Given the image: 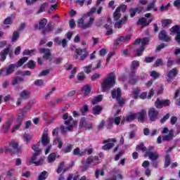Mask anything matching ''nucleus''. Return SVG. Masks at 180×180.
I'll return each instance as SVG.
<instances>
[{"instance_id":"58836bf2","label":"nucleus","mask_w":180,"mask_h":180,"mask_svg":"<svg viewBox=\"0 0 180 180\" xmlns=\"http://www.w3.org/2000/svg\"><path fill=\"white\" fill-rule=\"evenodd\" d=\"M140 92H141V90L139 88L135 89L133 91V98L139 99L140 96Z\"/></svg>"},{"instance_id":"5fc2aeb1","label":"nucleus","mask_w":180,"mask_h":180,"mask_svg":"<svg viewBox=\"0 0 180 180\" xmlns=\"http://www.w3.org/2000/svg\"><path fill=\"white\" fill-rule=\"evenodd\" d=\"M171 23H172V20L166 19L162 21V27H167V26H168V25H171Z\"/></svg>"},{"instance_id":"39448f33","label":"nucleus","mask_w":180,"mask_h":180,"mask_svg":"<svg viewBox=\"0 0 180 180\" xmlns=\"http://www.w3.org/2000/svg\"><path fill=\"white\" fill-rule=\"evenodd\" d=\"M28 58L27 57H23L21 59H20L17 63V65L15 64H11L7 68H4L6 70V72L7 75H11V74H13L15 71V68H18L19 67H22V65L27 61Z\"/></svg>"},{"instance_id":"a878e982","label":"nucleus","mask_w":180,"mask_h":180,"mask_svg":"<svg viewBox=\"0 0 180 180\" xmlns=\"http://www.w3.org/2000/svg\"><path fill=\"white\" fill-rule=\"evenodd\" d=\"M134 119H137V114H131L127 117H124V120L121 122V124H123L124 122H131V120H134Z\"/></svg>"},{"instance_id":"412c9836","label":"nucleus","mask_w":180,"mask_h":180,"mask_svg":"<svg viewBox=\"0 0 180 180\" xmlns=\"http://www.w3.org/2000/svg\"><path fill=\"white\" fill-rule=\"evenodd\" d=\"M159 39L160 40H162L163 41H171V37L167 35V32H165V30H162L159 34Z\"/></svg>"},{"instance_id":"a18cd8bd","label":"nucleus","mask_w":180,"mask_h":180,"mask_svg":"<svg viewBox=\"0 0 180 180\" xmlns=\"http://www.w3.org/2000/svg\"><path fill=\"white\" fill-rule=\"evenodd\" d=\"M82 92H84V96H86L87 95H89L91 94V88H89V86H85L82 89Z\"/></svg>"},{"instance_id":"c03bdc74","label":"nucleus","mask_w":180,"mask_h":180,"mask_svg":"<svg viewBox=\"0 0 180 180\" xmlns=\"http://www.w3.org/2000/svg\"><path fill=\"white\" fill-rule=\"evenodd\" d=\"M136 151H143V153L147 151V148L144 146V143H141L136 147Z\"/></svg>"},{"instance_id":"ddd939ff","label":"nucleus","mask_w":180,"mask_h":180,"mask_svg":"<svg viewBox=\"0 0 180 180\" xmlns=\"http://www.w3.org/2000/svg\"><path fill=\"white\" fill-rule=\"evenodd\" d=\"M39 53L41 54H44V60H49V61L51 63V58H50L51 57V51L50 49L42 48L39 49Z\"/></svg>"},{"instance_id":"473e14b6","label":"nucleus","mask_w":180,"mask_h":180,"mask_svg":"<svg viewBox=\"0 0 180 180\" xmlns=\"http://www.w3.org/2000/svg\"><path fill=\"white\" fill-rule=\"evenodd\" d=\"M74 155H78L79 157H84L85 155V152L81 150L79 148H77L73 150Z\"/></svg>"},{"instance_id":"7c9ffc66","label":"nucleus","mask_w":180,"mask_h":180,"mask_svg":"<svg viewBox=\"0 0 180 180\" xmlns=\"http://www.w3.org/2000/svg\"><path fill=\"white\" fill-rule=\"evenodd\" d=\"M8 53H9V48L5 49L0 53V56L1 57V61H5L6 60V56H8Z\"/></svg>"},{"instance_id":"c756f323","label":"nucleus","mask_w":180,"mask_h":180,"mask_svg":"<svg viewBox=\"0 0 180 180\" xmlns=\"http://www.w3.org/2000/svg\"><path fill=\"white\" fill-rule=\"evenodd\" d=\"M126 20H127V17L124 16L120 21L115 23V27H117V29H120L122 27V25H124V23H126Z\"/></svg>"},{"instance_id":"4d7b16f0","label":"nucleus","mask_w":180,"mask_h":180,"mask_svg":"<svg viewBox=\"0 0 180 180\" xmlns=\"http://www.w3.org/2000/svg\"><path fill=\"white\" fill-rule=\"evenodd\" d=\"M150 77L154 78V79H158V78H160V73L155 70H153L150 72Z\"/></svg>"},{"instance_id":"aec40b11","label":"nucleus","mask_w":180,"mask_h":180,"mask_svg":"<svg viewBox=\"0 0 180 180\" xmlns=\"http://www.w3.org/2000/svg\"><path fill=\"white\" fill-rule=\"evenodd\" d=\"M146 155L148 156L149 159L151 160V161H155L158 160V158L160 157V155L158 152L147 151Z\"/></svg>"},{"instance_id":"9d476101","label":"nucleus","mask_w":180,"mask_h":180,"mask_svg":"<svg viewBox=\"0 0 180 180\" xmlns=\"http://www.w3.org/2000/svg\"><path fill=\"white\" fill-rule=\"evenodd\" d=\"M41 143L44 147L50 145V137H49V129H45L43 131Z\"/></svg>"},{"instance_id":"c85d7f7f","label":"nucleus","mask_w":180,"mask_h":180,"mask_svg":"<svg viewBox=\"0 0 180 180\" xmlns=\"http://www.w3.org/2000/svg\"><path fill=\"white\" fill-rule=\"evenodd\" d=\"M20 96L22 99H29V98H30V91H29V90H23L20 93Z\"/></svg>"},{"instance_id":"864d4df0","label":"nucleus","mask_w":180,"mask_h":180,"mask_svg":"<svg viewBox=\"0 0 180 180\" xmlns=\"http://www.w3.org/2000/svg\"><path fill=\"white\" fill-rule=\"evenodd\" d=\"M19 36H20L19 32L15 31L13 33V37H12V39H11L12 41H13V42L16 41L19 39Z\"/></svg>"},{"instance_id":"4be33fe9","label":"nucleus","mask_w":180,"mask_h":180,"mask_svg":"<svg viewBox=\"0 0 180 180\" xmlns=\"http://www.w3.org/2000/svg\"><path fill=\"white\" fill-rule=\"evenodd\" d=\"M177 74H178V70H176V68H174L172 70H169L167 75V77L169 78L167 79V82H171V79H172L174 77H176Z\"/></svg>"},{"instance_id":"dca6fc26","label":"nucleus","mask_w":180,"mask_h":180,"mask_svg":"<svg viewBox=\"0 0 180 180\" xmlns=\"http://www.w3.org/2000/svg\"><path fill=\"white\" fill-rule=\"evenodd\" d=\"M80 127H84L88 130L92 129V123L89 122L85 118H82L79 122Z\"/></svg>"},{"instance_id":"c9c22d12","label":"nucleus","mask_w":180,"mask_h":180,"mask_svg":"<svg viewBox=\"0 0 180 180\" xmlns=\"http://www.w3.org/2000/svg\"><path fill=\"white\" fill-rule=\"evenodd\" d=\"M102 106L96 105L93 108V114L94 115H101V112H102Z\"/></svg>"},{"instance_id":"bf43d9fd","label":"nucleus","mask_w":180,"mask_h":180,"mask_svg":"<svg viewBox=\"0 0 180 180\" xmlns=\"http://www.w3.org/2000/svg\"><path fill=\"white\" fill-rule=\"evenodd\" d=\"M111 120H112V123L116 124L117 126H119L120 124V117H116L115 118H110Z\"/></svg>"},{"instance_id":"7ed1b4c3","label":"nucleus","mask_w":180,"mask_h":180,"mask_svg":"<svg viewBox=\"0 0 180 180\" xmlns=\"http://www.w3.org/2000/svg\"><path fill=\"white\" fill-rule=\"evenodd\" d=\"M32 148L34 150V154L31 159V162H32V164H35V165H37L38 167L43 165V163L44 162V158H41L39 161H36V160H37V155H39V154L41 153V149L39 148V144L33 145Z\"/></svg>"},{"instance_id":"f8f14e48","label":"nucleus","mask_w":180,"mask_h":180,"mask_svg":"<svg viewBox=\"0 0 180 180\" xmlns=\"http://www.w3.org/2000/svg\"><path fill=\"white\" fill-rule=\"evenodd\" d=\"M148 115L151 122H155V120L158 119V111H157L155 108H150L148 110Z\"/></svg>"},{"instance_id":"2f4dec72","label":"nucleus","mask_w":180,"mask_h":180,"mask_svg":"<svg viewBox=\"0 0 180 180\" xmlns=\"http://www.w3.org/2000/svg\"><path fill=\"white\" fill-rule=\"evenodd\" d=\"M49 4H53V5L51 6L50 10H49V13L51 12V11H56L57 9V0H49Z\"/></svg>"},{"instance_id":"ea45409f","label":"nucleus","mask_w":180,"mask_h":180,"mask_svg":"<svg viewBox=\"0 0 180 180\" xmlns=\"http://www.w3.org/2000/svg\"><path fill=\"white\" fill-rule=\"evenodd\" d=\"M99 102H102V95H98L91 101L92 105H96L99 103Z\"/></svg>"},{"instance_id":"e2e57ef3","label":"nucleus","mask_w":180,"mask_h":180,"mask_svg":"<svg viewBox=\"0 0 180 180\" xmlns=\"http://www.w3.org/2000/svg\"><path fill=\"white\" fill-rule=\"evenodd\" d=\"M77 78L78 81H84L85 79V74L84 72L78 73Z\"/></svg>"},{"instance_id":"a211bd4d","label":"nucleus","mask_w":180,"mask_h":180,"mask_svg":"<svg viewBox=\"0 0 180 180\" xmlns=\"http://www.w3.org/2000/svg\"><path fill=\"white\" fill-rule=\"evenodd\" d=\"M135 115H136V119L139 122H143L146 119V116H147V111L146 110H141L140 112L135 113Z\"/></svg>"},{"instance_id":"6e6552de","label":"nucleus","mask_w":180,"mask_h":180,"mask_svg":"<svg viewBox=\"0 0 180 180\" xmlns=\"http://www.w3.org/2000/svg\"><path fill=\"white\" fill-rule=\"evenodd\" d=\"M85 164L91 167H95V165L101 164V160L98 156H89L86 158Z\"/></svg>"},{"instance_id":"3c124183","label":"nucleus","mask_w":180,"mask_h":180,"mask_svg":"<svg viewBox=\"0 0 180 180\" xmlns=\"http://www.w3.org/2000/svg\"><path fill=\"white\" fill-rule=\"evenodd\" d=\"M48 6V4L47 3H44L42 4L40 7H39V9L38 10V11L37 12V13H41L46 8H47Z\"/></svg>"},{"instance_id":"393cba45","label":"nucleus","mask_w":180,"mask_h":180,"mask_svg":"<svg viewBox=\"0 0 180 180\" xmlns=\"http://www.w3.org/2000/svg\"><path fill=\"white\" fill-rule=\"evenodd\" d=\"M143 11L142 7H138L136 8H131L129 10V13H130V18H134V15H136V13H140V12H141Z\"/></svg>"},{"instance_id":"cd10ccee","label":"nucleus","mask_w":180,"mask_h":180,"mask_svg":"<svg viewBox=\"0 0 180 180\" xmlns=\"http://www.w3.org/2000/svg\"><path fill=\"white\" fill-rule=\"evenodd\" d=\"M150 11H158V8L155 7V0H153L152 2H150L146 8V11L149 12Z\"/></svg>"},{"instance_id":"603ef678","label":"nucleus","mask_w":180,"mask_h":180,"mask_svg":"<svg viewBox=\"0 0 180 180\" xmlns=\"http://www.w3.org/2000/svg\"><path fill=\"white\" fill-rule=\"evenodd\" d=\"M139 65H140V63L137 60H134L131 63V70H136V68H139Z\"/></svg>"},{"instance_id":"4c0bfd02","label":"nucleus","mask_w":180,"mask_h":180,"mask_svg":"<svg viewBox=\"0 0 180 180\" xmlns=\"http://www.w3.org/2000/svg\"><path fill=\"white\" fill-rule=\"evenodd\" d=\"M171 34H179L180 30L178 25L174 26L170 29Z\"/></svg>"},{"instance_id":"2eb2a0df","label":"nucleus","mask_w":180,"mask_h":180,"mask_svg":"<svg viewBox=\"0 0 180 180\" xmlns=\"http://www.w3.org/2000/svg\"><path fill=\"white\" fill-rule=\"evenodd\" d=\"M30 108H32V106L28 105L24 108V110L21 112V115L17 117V123H22V120L25 119V116H26V113H27V110H30Z\"/></svg>"},{"instance_id":"20e7f679","label":"nucleus","mask_w":180,"mask_h":180,"mask_svg":"<svg viewBox=\"0 0 180 180\" xmlns=\"http://www.w3.org/2000/svg\"><path fill=\"white\" fill-rule=\"evenodd\" d=\"M68 119V120H67ZM63 120H66L65 121V124L68 126L67 128H65L64 126H60V130L62 133H67V131H72V129H74V125L71 124V122H72V117L70 116L68 113H65L63 115Z\"/></svg>"},{"instance_id":"0eeeda50","label":"nucleus","mask_w":180,"mask_h":180,"mask_svg":"<svg viewBox=\"0 0 180 180\" xmlns=\"http://www.w3.org/2000/svg\"><path fill=\"white\" fill-rule=\"evenodd\" d=\"M4 150L6 154H11V155H13V154H16V153H19V147L18 146V143L15 142L11 143L8 147H6Z\"/></svg>"},{"instance_id":"0e129e2a","label":"nucleus","mask_w":180,"mask_h":180,"mask_svg":"<svg viewBox=\"0 0 180 180\" xmlns=\"http://www.w3.org/2000/svg\"><path fill=\"white\" fill-rule=\"evenodd\" d=\"M171 8V4H168L166 6L162 5V6L160 8V12H164V11H168Z\"/></svg>"},{"instance_id":"49530a36","label":"nucleus","mask_w":180,"mask_h":180,"mask_svg":"<svg viewBox=\"0 0 180 180\" xmlns=\"http://www.w3.org/2000/svg\"><path fill=\"white\" fill-rule=\"evenodd\" d=\"M56 155L55 153H51L48 157V162L51 163L56 161Z\"/></svg>"},{"instance_id":"79ce46f5","label":"nucleus","mask_w":180,"mask_h":180,"mask_svg":"<svg viewBox=\"0 0 180 180\" xmlns=\"http://www.w3.org/2000/svg\"><path fill=\"white\" fill-rule=\"evenodd\" d=\"M11 125L12 123L11 122H6L2 127L4 132L6 133V131L11 129Z\"/></svg>"},{"instance_id":"680f3d73","label":"nucleus","mask_w":180,"mask_h":180,"mask_svg":"<svg viewBox=\"0 0 180 180\" xmlns=\"http://www.w3.org/2000/svg\"><path fill=\"white\" fill-rule=\"evenodd\" d=\"M72 150V145H68L65 148L63 149V153L67 154V153H71V150Z\"/></svg>"},{"instance_id":"a19ab883","label":"nucleus","mask_w":180,"mask_h":180,"mask_svg":"<svg viewBox=\"0 0 180 180\" xmlns=\"http://www.w3.org/2000/svg\"><path fill=\"white\" fill-rule=\"evenodd\" d=\"M170 164H171V155H167L165 157V168L169 167Z\"/></svg>"},{"instance_id":"8fccbe9b","label":"nucleus","mask_w":180,"mask_h":180,"mask_svg":"<svg viewBox=\"0 0 180 180\" xmlns=\"http://www.w3.org/2000/svg\"><path fill=\"white\" fill-rule=\"evenodd\" d=\"M83 70L86 74H90V72H92V65L83 67Z\"/></svg>"},{"instance_id":"6e6d98bb","label":"nucleus","mask_w":180,"mask_h":180,"mask_svg":"<svg viewBox=\"0 0 180 180\" xmlns=\"http://www.w3.org/2000/svg\"><path fill=\"white\" fill-rule=\"evenodd\" d=\"M155 106H156V108L158 109H161L162 108V101L160 100V98H158L157 101L155 103Z\"/></svg>"},{"instance_id":"bb28decb","label":"nucleus","mask_w":180,"mask_h":180,"mask_svg":"<svg viewBox=\"0 0 180 180\" xmlns=\"http://www.w3.org/2000/svg\"><path fill=\"white\" fill-rule=\"evenodd\" d=\"M138 80L139 78L137 77V76H136V73L132 72L129 77V84H131V85H134V84L137 83Z\"/></svg>"},{"instance_id":"b1692460","label":"nucleus","mask_w":180,"mask_h":180,"mask_svg":"<svg viewBox=\"0 0 180 180\" xmlns=\"http://www.w3.org/2000/svg\"><path fill=\"white\" fill-rule=\"evenodd\" d=\"M150 22H153V20H149L148 21H147V19L146 18H141L138 20L137 24L146 27L148 26Z\"/></svg>"},{"instance_id":"4468645a","label":"nucleus","mask_w":180,"mask_h":180,"mask_svg":"<svg viewBox=\"0 0 180 180\" xmlns=\"http://www.w3.org/2000/svg\"><path fill=\"white\" fill-rule=\"evenodd\" d=\"M149 40L148 38H143L141 41V46L139 49L136 50V54L139 57L143 54V51H144V49H146V46L147 45V43H148Z\"/></svg>"},{"instance_id":"6ab92c4d","label":"nucleus","mask_w":180,"mask_h":180,"mask_svg":"<svg viewBox=\"0 0 180 180\" xmlns=\"http://www.w3.org/2000/svg\"><path fill=\"white\" fill-rule=\"evenodd\" d=\"M111 95L112 99H116L117 101H119L120 96H122V91H120V88H117V90L114 89L112 91Z\"/></svg>"},{"instance_id":"5701e85b","label":"nucleus","mask_w":180,"mask_h":180,"mask_svg":"<svg viewBox=\"0 0 180 180\" xmlns=\"http://www.w3.org/2000/svg\"><path fill=\"white\" fill-rule=\"evenodd\" d=\"M22 82H25V79L23 77L17 76L13 78L11 81L12 85H18L19 84H22Z\"/></svg>"},{"instance_id":"69168bd1","label":"nucleus","mask_w":180,"mask_h":180,"mask_svg":"<svg viewBox=\"0 0 180 180\" xmlns=\"http://www.w3.org/2000/svg\"><path fill=\"white\" fill-rule=\"evenodd\" d=\"M160 65H164V62L162 61V59H158L153 67H160Z\"/></svg>"},{"instance_id":"f3484780","label":"nucleus","mask_w":180,"mask_h":180,"mask_svg":"<svg viewBox=\"0 0 180 180\" xmlns=\"http://www.w3.org/2000/svg\"><path fill=\"white\" fill-rule=\"evenodd\" d=\"M131 39V36L130 35L121 36L115 40V44H120V43H126L130 41Z\"/></svg>"},{"instance_id":"f257e3e1","label":"nucleus","mask_w":180,"mask_h":180,"mask_svg":"<svg viewBox=\"0 0 180 180\" xmlns=\"http://www.w3.org/2000/svg\"><path fill=\"white\" fill-rule=\"evenodd\" d=\"M95 12H96V8H91L86 14H84L82 18L77 20V26L80 27V29H83L84 30L86 29H91L94 25L95 18L90 16H92Z\"/></svg>"},{"instance_id":"9b49d317","label":"nucleus","mask_w":180,"mask_h":180,"mask_svg":"<svg viewBox=\"0 0 180 180\" xmlns=\"http://www.w3.org/2000/svg\"><path fill=\"white\" fill-rule=\"evenodd\" d=\"M104 146H102L103 150H110L112 147L115 146V143H116V139H108L103 141Z\"/></svg>"},{"instance_id":"09e8293b","label":"nucleus","mask_w":180,"mask_h":180,"mask_svg":"<svg viewBox=\"0 0 180 180\" xmlns=\"http://www.w3.org/2000/svg\"><path fill=\"white\" fill-rule=\"evenodd\" d=\"M55 144H58V148H63V140L57 137L54 141Z\"/></svg>"},{"instance_id":"de8ad7c7","label":"nucleus","mask_w":180,"mask_h":180,"mask_svg":"<svg viewBox=\"0 0 180 180\" xmlns=\"http://www.w3.org/2000/svg\"><path fill=\"white\" fill-rule=\"evenodd\" d=\"M47 179V172H42L38 177V180H46Z\"/></svg>"},{"instance_id":"37998d69","label":"nucleus","mask_w":180,"mask_h":180,"mask_svg":"<svg viewBox=\"0 0 180 180\" xmlns=\"http://www.w3.org/2000/svg\"><path fill=\"white\" fill-rule=\"evenodd\" d=\"M34 53H36V49H25L23 51V56H34Z\"/></svg>"},{"instance_id":"f704fd0d","label":"nucleus","mask_w":180,"mask_h":180,"mask_svg":"<svg viewBox=\"0 0 180 180\" xmlns=\"http://www.w3.org/2000/svg\"><path fill=\"white\" fill-rule=\"evenodd\" d=\"M46 25H47V20L46 18H43L39 22V29H44L46 27Z\"/></svg>"},{"instance_id":"e433bc0d","label":"nucleus","mask_w":180,"mask_h":180,"mask_svg":"<svg viewBox=\"0 0 180 180\" xmlns=\"http://www.w3.org/2000/svg\"><path fill=\"white\" fill-rule=\"evenodd\" d=\"M122 18V13L119 11V8L116 9L113 13V19L114 20H119Z\"/></svg>"},{"instance_id":"338daca9","label":"nucleus","mask_w":180,"mask_h":180,"mask_svg":"<svg viewBox=\"0 0 180 180\" xmlns=\"http://www.w3.org/2000/svg\"><path fill=\"white\" fill-rule=\"evenodd\" d=\"M88 110H89L88 105H84L82 108H80V112L82 115H85L86 112H88Z\"/></svg>"},{"instance_id":"72a5a7b5","label":"nucleus","mask_w":180,"mask_h":180,"mask_svg":"<svg viewBox=\"0 0 180 180\" xmlns=\"http://www.w3.org/2000/svg\"><path fill=\"white\" fill-rule=\"evenodd\" d=\"M53 30H54V27H53V25H49L46 28L43 30L42 34H50Z\"/></svg>"},{"instance_id":"1a4fd4ad","label":"nucleus","mask_w":180,"mask_h":180,"mask_svg":"<svg viewBox=\"0 0 180 180\" xmlns=\"http://www.w3.org/2000/svg\"><path fill=\"white\" fill-rule=\"evenodd\" d=\"M75 58H79L82 60H85V58H86L89 54L88 52H86V49H82L81 48H78L75 49Z\"/></svg>"},{"instance_id":"f03ea898","label":"nucleus","mask_w":180,"mask_h":180,"mask_svg":"<svg viewBox=\"0 0 180 180\" xmlns=\"http://www.w3.org/2000/svg\"><path fill=\"white\" fill-rule=\"evenodd\" d=\"M116 84V75L115 72H111L108 75L103 83L101 84V88L104 92L109 91Z\"/></svg>"},{"instance_id":"774afa93","label":"nucleus","mask_w":180,"mask_h":180,"mask_svg":"<svg viewBox=\"0 0 180 180\" xmlns=\"http://www.w3.org/2000/svg\"><path fill=\"white\" fill-rule=\"evenodd\" d=\"M4 25H12V18L11 17H8L4 20Z\"/></svg>"},{"instance_id":"423d86ee","label":"nucleus","mask_w":180,"mask_h":180,"mask_svg":"<svg viewBox=\"0 0 180 180\" xmlns=\"http://www.w3.org/2000/svg\"><path fill=\"white\" fill-rule=\"evenodd\" d=\"M162 134H167L162 136L163 141H171L174 139V130H169L168 127L163 128Z\"/></svg>"},{"instance_id":"052dcab7","label":"nucleus","mask_w":180,"mask_h":180,"mask_svg":"<svg viewBox=\"0 0 180 180\" xmlns=\"http://www.w3.org/2000/svg\"><path fill=\"white\" fill-rule=\"evenodd\" d=\"M32 135H29L27 134H23V139L27 142L29 143V141H30L32 139Z\"/></svg>"},{"instance_id":"13d9d810","label":"nucleus","mask_w":180,"mask_h":180,"mask_svg":"<svg viewBox=\"0 0 180 180\" xmlns=\"http://www.w3.org/2000/svg\"><path fill=\"white\" fill-rule=\"evenodd\" d=\"M65 164V162H61L59 164V166H58V169H56L57 174H61V172L63 171V168H64Z\"/></svg>"}]
</instances>
